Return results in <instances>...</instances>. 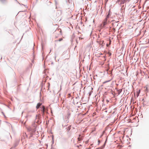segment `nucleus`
Here are the masks:
<instances>
[{
    "label": "nucleus",
    "mask_w": 149,
    "mask_h": 149,
    "mask_svg": "<svg viewBox=\"0 0 149 149\" xmlns=\"http://www.w3.org/2000/svg\"><path fill=\"white\" fill-rule=\"evenodd\" d=\"M126 0H118L116 3L120 5L124 4L126 2Z\"/></svg>",
    "instance_id": "obj_1"
},
{
    "label": "nucleus",
    "mask_w": 149,
    "mask_h": 149,
    "mask_svg": "<svg viewBox=\"0 0 149 149\" xmlns=\"http://www.w3.org/2000/svg\"><path fill=\"white\" fill-rule=\"evenodd\" d=\"M40 108L42 110V115L43 116L45 113L46 112V109L45 107L44 106L42 105Z\"/></svg>",
    "instance_id": "obj_2"
},
{
    "label": "nucleus",
    "mask_w": 149,
    "mask_h": 149,
    "mask_svg": "<svg viewBox=\"0 0 149 149\" xmlns=\"http://www.w3.org/2000/svg\"><path fill=\"white\" fill-rule=\"evenodd\" d=\"M97 42L100 45H101L102 46H104V41L103 40L102 41H97Z\"/></svg>",
    "instance_id": "obj_3"
},
{
    "label": "nucleus",
    "mask_w": 149,
    "mask_h": 149,
    "mask_svg": "<svg viewBox=\"0 0 149 149\" xmlns=\"http://www.w3.org/2000/svg\"><path fill=\"white\" fill-rule=\"evenodd\" d=\"M42 104L41 103H38L37 104V106H36V109H38L42 105Z\"/></svg>",
    "instance_id": "obj_4"
},
{
    "label": "nucleus",
    "mask_w": 149,
    "mask_h": 149,
    "mask_svg": "<svg viewBox=\"0 0 149 149\" xmlns=\"http://www.w3.org/2000/svg\"><path fill=\"white\" fill-rule=\"evenodd\" d=\"M0 1L3 4H5L7 2V0H0Z\"/></svg>",
    "instance_id": "obj_5"
},
{
    "label": "nucleus",
    "mask_w": 149,
    "mask_h": 149,
    "mask_svg": "<svg viewBox=\"0 0 149 149\" xmlns=\"http://www.w3.org/2000/svg\"><path fill=\"white\" fill-rule=\"evenodd\" d=\"M112 24L113 25V26H114V27H115V26H117L118 25V24L117 22H113L112 23Z\"/></svg>",
    "instance_id": "obj_6"
},
{
    "label": "nucleus",
    "mask_w": 149,
    "mask_h": 149,
    "mask_svg": "<svg viewBox=\"0 0 149 149\" xmlns=\"http://www.w3.org/2000/svg\"><path fill=\"white\" fill-rule=\"evenodd\" d=\"M66 130L68 132L71 129V126H69L68 127L66 128Z\"/></svg>",
    "instance_id": "obj_7"
},
{
    "label": "nucleus",
    "mask_w": 149,
    "mask_h": 149,
    "mask_svg": "<svg viewBox=\"0 0 149 149\" xmlns=\"http://www.w3.org/2000/svg\"><path fill=\"white\" fill-rule=\"evenodd\" d=\"M117 91L118 92V95H119L122 91V89H121L119 90H117Z\"/></svg>",
    "instance_id": "obj_8"
},
{
    "label": "nucleus",
    "mask_w": 149,
    "mask_h": 149,
    "mask_svg": "<svg viewBox=\"0 0 149 149\" xmlns=\"http://www.w3.org/2000/svg\"><path fill=\"white\" fill-rule=\"evenodd\" d=\"M107 22L104 21L103 23V26H105L107 24Z\"/></svg>",
    "instance_id": "obj_9"
},
{
    "label": "nucleus",
    "mask_w": 149,
    "mask_h": 149,
    "mask_svg": "<svg viewBox=\"0 0 149 149\" xmlns=\"http://www.w3.org/2000/svg\"><path fill=\"white\" fill-rule=\"evenodd\" d=\"M17 145H18V144L17 143H15L13 146V148H15L16 146H17Z\"/></svg>",
    "instance_id": "obj_10"
},
{
    "label": "nucleus",
    "mask_w": 149,
    "mask_h": 149,
    "mask_svg": "<svg viewBox=\"0 0 149 149\" xmlns=\"http://www.w3.org/2000/svg\"><path fill=\"white\" fill-rule=\"evenodd\" d=\"M28 130L29 131H32V129L31 127L29 128L28 129Z\"/></svg>",
    "instance_id": "obj_11"
},
{
    "label": "nucleus",
    "mask_w": 149,
    "mask_h": 149,
    "mask_svg": "<svg viewBox=\"0 0 149 149\" xmlns=\"http://www.w3.org/2000/svg\"><path fill=\"white\" fill-rule=\"evenodd\" d=\"M110 81H111V80H108V81H105L104 82H103V84H105V83H107V82H108Z\"/></svg>",
    "instance_id": "obj_12"
},
{
    "label": "nucleus",
    "mask_w": 149,
    "mask_h": 149,
    "mask_svg": "<svg viewBox=\"0 0 149 149\" xmlns=\"http://www.w3.org/2000/svg\"><path fill=\"white\" fill-rule=\"evenodd\" d=\"M66 3H70V0H66Z\"/></svg>",
    "instance_id": "obj_13"
},
{
    "label": "nucleus",
    "mask_w": 149,
    "mask_h": 149,
    "mask_svg": "<svg viewBox=\"0 0 149 149\" xmlns=\"http://www.w3.org/2000/svg\"><path fill=\"white\" fill-rule=\"evenodd\" d=\"M110 15V14H109L108 13L106 17H107V18H109V17Z\"/></svg>",
    "instance_id": "obj_14"
},
{
    "label": "nucleus",
    "mask_w": 149,
    "mask_h": 149,
    "mask_svg": "<svg viewBox=\"0 0 149 149\" xmlns=\"http://www.w3.org/2000/svg\"><path fill=\"white\" fill-rule=\"evenodd\" d=\"M108 18H107V17H106V18L104 19V21L107 22Z\"/></svg>",
    "instance_id": "obj_15"
},
{
    "label": "nucleus",
    "mask_w": 149,
    "mask_h": 149,
    "mask_svg": "<svg viewBox=\"0 0 149 149\" xmlns=\"http://www.w3.org/2000/svg\"><path fill=\"white\" fill-rule=\"evenodd\" d=\"M63 40V38H60L59 40H58V41H62V40Z\"/></svg>",
    "instance_id": "obj_16"
},
{
    "label": "nucleus",
    "mask_w": 149,
    "mask_h": 149,
    "mask_svg": "<svg viewBox=\"0 0 149 149\" xmlns=\"http://www.w3.org/2000/svg\"><path fill=\"white\" fill-rule=\"evenodd\" d=\"M109 14H111V11H110V10H109Z\"/></svg>",
    "instance_id": "obj_17"
},
{
    "label": "nucleus",
    "mask_w": 149,
    "mask_h": 149,
    "mask_svg": "<svg viewBox=\"0 0 149 149\" xmlns=\"http://www.w3.org/2000/svg\"><path fill=\"white\" fill-rule=\"evenodd\" d=\"M15 0V1H17V2L19 4H20V5H21V4L19 3V2H18L17 1V0Z\"/></svg>",
    "instance_id": "obj_18"
},
{
    "label": "nucleus",
    "mask_w": 149,
    "mask_h": 149,
    "mask_svg": "<svg viewBox=\"0 0 149 149\" xmlns=\"http://www.w3.org/2000/svg\"><path fill=\"white\" fill-rule=\"evenodd\" d=\"M78 139L79 141L80 140V139L79 138H78Z\"/></svg>",
    "instance_id": "obj_19"
},
{
    "label": "nucleus",
    "mask_w": 149,
    "mask_h": 149,
    "mask_svg": "<svg viewBox=\"0 0 149 149\" xmlns=\"http://www.w3.org/2000/svg\"><path fill=\"white\" fill-rule=\"evenodd\" d=\"M105 145V143H104V146L102 148L104 147V146Z\"/></svg>",
    "instance_id": "obj_20"
},
{
    "label": "nucleus",
    "mask_w": 149,
    "mask_h": 149,
    "mask_svg": "<svg viewBox=\"0 0 149 149\" xmlns=\"http://www.w3.org/2000/svg\"><path fill=\"white\" fill-rule=\"evenodd\" d=\"M137 97H138L139 95V93H138V94H137Z\"/></svg>",
    "instance_id": "obj_21"
},
{
    "label": "nucleus",
    "mask_w": 149,
    "mask_h": 149,
    "mask_svg": "<svg viewBox=\"0 0 149 149\" xmlns=\"http://www.w3.org/2000/svg\"><path fill=\"white\" fill-rule=\"evenodd\" d=\"M68 115L69 116L70 115V113H68Z\"/></svg>",
    "instance_id": "obj_22"
},
{
    "label": "nucleus",
    "mask_w": 149,
    "mask_h": 149,
    "mask_svg": "<svg viewBox=\"0 0 149 149\" xmlns=\"http://www.w3.org/2000/svg\"><path fill=\"white\" fill-rule=\"evenodd\" d=\"M98 142L99 143H100V140H98Z\"/></svg>",
    "instance_id": "obj_23"
},
{
    "label": "nucleus",
    "mask_w": 149,
    "mask_h": 149,
    "mask_svg": "<svg viewBox=\"0 0 149 149\" xmlns=\"http://www.w3.org/2000/svg\"><path fill=\"white\" fill-rule=\"evenodd\" d=\"M56 56H55V59H56Z\"/></svg>",
    "instance_id": "obj_24"
},
{
    "label": "nucleus",
    "mask_w": 149,
    "mask_h": 149,
    "mask_svg": "<svg viewBox=\"0 0 149 149\" xmlns=\"http://www.w3.org/2000/svg\"><path fill=\"white\" fill-rule=\"evenodd\" d=\"M51 50H50V52H51ZM50 52H49V53H50Z\"/></svg>",
    "instance_id": "obj_25"
},
{
    "label": "nucleus",
    "mask_w": 149,
    "mask_h": 149,
    "mask_svg": "<svg viewBox=\"0 0 149 149\" xmlns=\"http://www.w3.org/2000/svg\"><path fill=\"white\" fill-rule=\"evenodd\" d=\"M100 148H98V149H100Z\"/></svg>",
    "instance_id": "obj_26"
},
{
    "label": "nucleus",
    "mask_w": 149,
    "mask_h": 149,
    "mask_svg": "<svg viewBox=\"0 0 149 149\" xmlns=\"http://www.w3.org/2000/svg\"><path fill=\"white\" fill-rule=\"evenodd\" d=\"M22 4V5H23V4ZM24 6H25L24 5Z\"/></svg>",
    "instance_id": "obj_27"
},
{
    "label": "nucleus",
    "mask_w": 149,
    "mask_h": 149,
    "mask_svg": "<svg viewBox=\"0 0 149 149\" xmlns=\"http://www.w3.org/2000/svg\"><path fill=\"white\" fill-rule=\"evenodd\" d=\"M107 46L108 44H107Z\"/></svg>",
    "instance_id": "obj_28"
},
{
    "label": "nucleus",
    "mask_w": 149,
    "mask_h": 149,
    "mask_svg": "<svg viewBox=\"0 0 149 149\" xmlns=\"http://www.w3.org/2000/svg\"><path fill=\"white\" fill-rule=\"evenodd\" d=\"M5 117V115H3Z\"/></svg>",
    "instance_id": "obj_29"
}]
</instances>
